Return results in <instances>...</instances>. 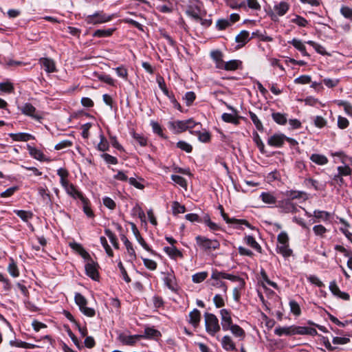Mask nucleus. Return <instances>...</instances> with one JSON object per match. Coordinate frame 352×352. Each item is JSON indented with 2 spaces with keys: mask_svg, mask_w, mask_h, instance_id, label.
<instances>
[{
  "mask_svg": "<svg viewBox=\"0 0 352 352\" xmlns=\"http://www.w3.org/2000/svg\"><path fill=\"white\" fill-rule=\"evenodd\" d=\"M94 76H96L100 80L106 82L108 85H114V80L109 75L98 74L94 73Z\"/></svg>",
  "mask_w": 352,
  "mask_h": 352,
  "instance_id": "49530a36",
  "label": "nucleus"
},
{
  "mask_svg": "<svg viewBox=\"0 0 352 352\" xmlns=\"http://www.w3.org/2000/svg\"><path fill=\"white\" fill-rule=\"evenodd\" d=\"M9 135L14 141L27 142L34 139L33 135L25 133H10Z\"/></svg>",
  "mask_w": 352,
  "mask_h": 352,
  "instance_id": "4be33fe9",
  "label": "nucleus"
},
{
  "mask_svg": "<svg viewBox=\"0 0 352 352\" xmlns=\"http://www.w3.org/2000/svg\"><path fill=\"white\" fill-rule=\"evenodd\" d=\"M262 201L267 204H275L276 202V197L270 192H264L261 195Z\"/></svg>",
  "mask_w": 352,
  "mask_h": 352,
  "instance_id": "72a5a7b5",
  "label": "nucleus"
},
{
  "mask_svg": "<svg viewBox=\"0 0 352 352\" xmlns=\"http://www.w3.org/2000/svg\"><path fill=\"white\" fill-rule=\"evenodd\" d=\"M222 347L226 351H234L236 349L235 344L229 336H225L221 340Z\"/></svg>",
  "mask_w": 352,
  "mask_h": 352,
  "instance_id": "b1692460",
  "label": "nucleus"
},
{
  "mask_svg": "<svg viewBox=\"0 0 352 352\" xmlns=\"http://www.w3.org/2000/svg\"><path fill=\"white\" fill-rule=\"evenodd\" d=\"M237 111H234V113H224L221 116V118L226 122L232 123L235 125H237L239 123V118L237 116Z\"/></svg>",
  "mask_w": 352,
  "mask_h": 352,
  "instance_id": "6ab92c4d",
  "label": "nucleus"
},
{
  "mask_svg": "<svg viewBox=\"0 0 352 352\" xmlns=\"http://www.w3.org/2000/svg\"><path fill=\"white\" fill-rule=\"evenodd\" d=\"M313 216L317 219L326 221L329 217V213L322 210H314Z\"/></svg>",
  "mask_w": 352,
  "mask_h": 352,
  "instance_id": "09e8293b",
  "label": "nucleus"
},
{
  "mask_svg": "<svg viewBox=\"0 0 352 352\" xmlns=\"http://www.w3.org/2000/svg\"><path fill=\"white\" fill-rule=\"evenodd\" d=\"M170 128L174 131L175 133H182L188 129L194 128L197 123H195L192 119L186 120H176L169 122Z\"/></svg>",
  "mask_w": 352,
  "mask_h": 352,
  "instance_id": "7ed1b4c3",
  "label": "nucleus"
},
{
  "mask_svg": "<svg viewBox=\"0 0 352 352\" xmlns=\"http://www.w3.org/2000/svg\"><path fill=\"white\" fill-rule=\"evenodd\" d=\"M105 234L108 236L114 248H118V243L116 236L109 229L105 230Z\"/></svg>",
  "mask_w": 352,
  "mask_h": 352,
  "instance_id": "603ef678",
  "label": "nucleus"
},
{
  "mask_svg": "<svg viewBox=\"0 0 352 352\" xmlns=\"http://www.w3.org/2000/svg\"><path fill=\"white\" fill-rule=\"evenodd\" d=\"M122 241L126 246L128 254L132 256L133 258H135V252L133 248L132 243L128 240V239L125 236H122L121 237Z\"/></svg>",
  "mask_w": 352,
  "mask_h": 352,
  "instance_id": "f704fd0d",
  "label": "nucleus"
},
{
  "mask_svg": "<svg viewBox=\"0 0 352 352\" xmlns=\"http://www.w3.org/2000/svg\"><path fill=\"white\" fill-rule=\"evenodd\" d=\"M314 232L316 235L323 237L327 232V229L322 225H316L313 228Z\"/></svg>",
  "mask_w": 352,
  "mask_h": 352,
  "instance_id": "5fc2aeb1",
  "label": "nucleus"
},
{
  "mask_svg": "<svg viewBox=\"0 0 352 352\" xmlns=\"http://www.w3.org/2000/svg\"><path fill=\"white\" fill-rule=\"evenodd\" d=\"M70 247L76 251L84 259H90L89 254L82 248V246L77 243H70Z\"/></svg>",
  "mask_w": 352,
  "mask_h": 352,
  "instance_id": "5701e85b",
  "label": "nucleus"
},
{
  "mask_svg": "<svg viewBox=\"0 0 352 352\" xmlns=\"http://www.w3.org/2000/svg\"><path fill=\"white\" fill-rule=\"evenodd\" d=\"M39 63L47 73H53L56 71L55 63L52 59L41 58L39 59Z\"/></svg>",
  "mask_w": 352,
  "mask_h": 352,
  "instance_id": "ddd939ff",
  "label": "nucleus"
},
{
  "mask_svg": "<svg viewBox=\"0 0 352 352\" xmlns=\"http://www.w3.org/2000/svg\"><path fill=\"white\" fill-rule=\"evenodd\" d=\"M213 302L217 308L222 307L225 305L223 296L221 294H216L214 296Z\"/></svg>",
  "mask_w": 352,
  "mask_h": 352,
  "instance_id": "6e6d98bb",
  "label": "nucleus"
},
{
  "mask_svg": "<svg viewBox=\"0 0 352 352\" xmlns=\"http://www.w3.org/2000/svg\"><path fill=\"white\" fill-rule=\"evenodd\" d=\"M21 112L26 116H30L35 120H41L43 118L42 116L36 108L30 103H25L21 108Z\"/></svg>",
  "mask_w": 352,
  "mask_h": 352,
  "instance_id": "0eeeda50",
  "label": "nucleus"
},
{
  "mask_svg": "<svg viewBox=\"0 0 352 352\" xmlns=\"http://www.w3.org/2000/svg\"><path fill=\"white\" fill-rule=\"evenodd\" d=\"M98 149L100 151H106L109 150V144L107 139L103 135H100V142L98 144Z\"/></svg>",
  "mask_w": 352,
  "mask_h": 352,
  "instance_id": "c03bdc74",
  "label": "nucleus"
},
{
  "mask_svg": "<svg viewBox=\"0 0 352 352\" xmlns=\"http://www.w3.org/2000/svg\"><path fill=\"white\" fill-rule=\"evenodd\" d=\"M171 179L174 182L179 184L181 187L186 188L187 186L186 180L182 176L173 175L171 176Z\"/></svg>",
  "mask_w": 352,
  "mask_h": 352,
  "instance_id": "8fccbe9b",
  "label": "nucleus"
},
{
  "mask_svg": "<svg viewBox=\"0 0 352 352\" xmlns=\"http://www.w3.org/2000/svg\"><path fill=\"white\" fill-rule=\"evenodd\" d=\"M87 263L85 265V271L87 276L93 280H97L98 278V272L97 270V263H96L91 258L87 259Z\"/></svg>",
  "mask_w": 352,
  "mask_h": 352,
  "instance_id": "1a4fd4ad",
  "label": "nucleus"
},
{
  "mask_svg": "<svg viewBox=\"0 0 352 352\" xmlns=\"http://www.w3.org/2000/svg\"><path fill=\"white\" fill-rule=\"evenodd\" d=\"M208 276L206 272H198L192 276V280L195 283H199L204 281Z\"/></svg>",
  "mask_w": 352,
  "mask_h": 352,
  "instance_id": "37998d69",
  "label": "nucleus"
},
{
  "mask_svg": "<svg viewBox=\"0 0 352 352\" xmlns=\"http://www.w3.org/2000/svg\"><path fill=\"white\" fill-rule=\"evenodd\" d=\"M28 149L29 151L30 155L33 157L34 159L39 161H45V156L43 152L34 147H32L30 145L28 146Z\"/></svg>",
  "mask_w": 352,
  "mask_h": 352,
  "instance_id": "393cba45",
  "label": "nucleus"
},
{
  "mask_svg": "<svg viewBox=\"0 0 352 352\" xmlns=\"http://www.w3.org/2000/svg\"><path fill=\"white\" fill-rule=\"evenodd\" d=\"M278 252L284 257H289L292 254V250L289 248V244H280L278 246Z\"/></svg>",
  "mask_w": 352,
  "mask_h": 352,
  "instance_id": "c9c22d12",
  "label": "nucleus"
},
{
  "mask_svg": "<svg viewBox=\"0 0 352 352\" xmlns=\"http://www.w3.org/2000/svg\"><path fill=\"white\" fill-rule=\"evenodd\" d=\"M254 10H260L261 5L257 0H247L245 1V6Z\"/></svg>",
  "mask_w": 352,
  "mask_h": 352,
  "instance_id": "13d9d810",
  "label": "nucleus"
},
{
  "mask_svg": "<svg viewBox=\"0 0 352 352\" xmlns=\"http://www.w3.org/2000/svg\"><path fill=\"white\" fill-rule=\"evenodd\" d=\"M223 278L221 274V271H218L216 269L212 270L210 278L208 280L210 285L215 288L221 289L224 293V296L226 297L228 291V286L226 283L223 281Z\"/></svg>",
  "mask_w": 352,
  "mask_h": 352,
  "instance_id": "20e7f679",
  "label": "nucleus"
},
{
  "mask_svg": "<svg viewBox=\"0 0 352 352\" xmlns=\"http://www.w3.org/2000/svg\"><path fill=\"white\" fill-rule=\"evenodd\" d=\"M0 90L6 93H11L14 91L13 85L11 82H0Z\"/></svg>",
  "mask_w": 352,
  "mask_h": 352,
  "instance_id": "4d7b16f0",
  "label": "nucleus"
},
{
  "mask_svg": "<svg viewBox=\"0 0 352 352\" xmlns=\"http://www.w3.org/2000/svg\"><path fill=\"white\" fill-rule=\"evenodd\" d=\"M111 20V16L96 12L87 16L85 21L88 24H98L108 22Z\"/></svg>",
  "mask_w": 352,
  "mask_h": 352,
  "instance_id": "423d86ee",
  "label": "nucleus"
},
{
  "mask_svg": "<svg viewBox=\"0 0 352 352\" xmlns=\"http://www.w3.org/2000/svg\"><path fill=\"white\" fill-rule=\"evenodd\" d=\"M317 333V331L314 328L296 327V334L316 336Z\"/></svg>",
  "mask_w": 352,
  "mask_h": 352,
  "instance_id": "cd10ccee",
  "label": "nucleus"
},
{
  "mask_svg": "<svg viewBox=\"0 0 352 352\" xmlns=\"http://www.w3.org/2000/svg\"><path fill=\"white\" fill-rule=\"evenodd\" d=\"M310 160L318 165H324L328 162L327 157L316 153L312 154L310 157Z\"/></svg>",
  "mask_w": 352,
  "mask_h": 352,
  "instance_id": "7c9ffc66",
  "label": "nucleus"
},
{
  "mask_svg": "<svg viewBox=\"0 0 352 352\" xmlns=\"http://www.w3.org/2000/svg\"><path fill=\"white\" fill-rule=\"evenodd\" d=\"M220 314L222 329L224 331H228L233 325L230 312L226 309H223L220 311Z\"/></svg>",
  "mask_w": 352,
  "mask_h": 352,
  "instance_id": "6e6552de",
  "label": "nucleus"
},
{
  "mask_svg": "<svg viewBox=\"0 0 352 352\" xmlns=\"http://www.w3.org/2000/svg\"><path fill=\"white\" fill-rule=\"evenodd\" d=\"M205 325L206 331L211 336H214L216 333L220 331V325L217 316L210 313L204 314Z\"/></svg>",
  "mask_w": 352,
  "mask_h": 352,
  "instance_id": "f03ea898",
  "label": "nucleus"
},
{
  "mask_svg": "<svg viewBox=\"0 0 352 352\" xmlns=\"http://www.w3.org/2000/svg\"><path fill=\"white\" fill-rule=\"evenodd\" d=\"M249 114H250V119L252 120V122L255 125L256 129L260 131H263V124H262L261 121L258 119L257 116L252 111H250Z\"/></svg>",
  "mask_w": 352,
  "mask_h": 352,
  "instance_id": "58836bf2",
  "label": "nucleus"
},
{
  "mask_svg": "<svg viewBox=\"0 0 352 352\" xmlns=\"http://www.w3.org/2000/svg\"><path fill=\"white\" fill-rule=\"evenodd\" d=\"M177 146L187 153H190L192 150V146L184 141H179Z\"/></svg>",
  "mask_w": 352,
  "mask_h": 352,
  "instance_id": "052dcab7",
  "label": "nucleus"
},
{
  "mask_svg": "<svg viewBox=\"0 0 352 352\" xmlns=\"http://www.w3.org/2000/svg\"><path fill=\"white\" fill-rule=\"evenodd\" d=\"M291 21L300 27H305L308 23V21L305 18L298 15L292 19Z\"/></svg>",
  "mask_w": 352,
  "mask_h": 352,
  "instance_id": "bf43d9fd",
  "label": "nucleus"
},
{
  "mask_svg": "<svg viewBox=\"0 0 352 352\" xmlns=\"http://www.w3.org/2000/svg\"><path fill=\"white\" fill-rule=\"evenodd\" d=\"M219 208L221 210V216L223 218V219L226 221L227 223H238V224L245 225V226H247L248 228H249L252 230L254 229V227L252 226L251 224H250L249 222L245 219H236L229 218L228 215L223 212L222 206H220Z\"/></svg>",
  "mask_w": 352,
  "mask_h": 352,
  "instance_id": "9b49d317",
  "label": "nucleus"
},
{
  "mask_svg": "<svg viewBox=\"0 0 352 352\" xmlns=\"http://www.w3.org/2000/svg\"><path fill=\"white\" fill-rule=\"evenodd\" d=\"M173 213L174 214H177L179 213H184L186 211L185 206L181 205L177 201H174L172 205Z\"/></svg>",
  "mask_w": 352,
  "mask_h": 352,
  "instance_id": "de8ad7c7",
  "label": "nucleus"
},
{
  "mask_svg": "<svg viewBox=\"0 0 352 352\" xmlns=\"http://www.w3.org/2000/svg\"><path fill=\"white\" fill-rule=\"evenodd\" d=\"M242 62L239 60H231L226 62L225 70L226 71H235L241 67Z\"/></svg>",
  "mask_w": 352,
  "mask_h": 352,
  "instance_id": "c756f323",
  "label": "nucleus"
},
{
  "mask_svg": "<svg viewBox=\"0 0 352 352\" xmlns=\"http://www.w3.org/2000/svg\"><path fill=\"white\" fill-rule=\"evenodd\" d=\"M228 330L236 337H239L242 339L245 337L244 330L238 324H233Z\"/></svg>",
  "mask_w": 352,
  "mask_h": 352,
  "instance_id": "e433bc0d",
  "label": "nucleus"
},
{
  "mask_svg": "<svg viewBox=\"0 0 352 352\" xmlns=\"http://www.w3.org/2000/svg\"><path fill=\"white\" fill-rule=\"evenodd\" d=\"M338 173L342 176H347L351 174L352 170L348 166H338Z\"/></svg>",
  "mask_w": 352,
  "mask_h": 352,
  "instance_id": "338daca9",
  "label": "nucleus"
},
{
  "mask_svg": "<svg viewBox=\"0 0 352 352\" xmlns=\"http://www.w3.org/2000/svg\"><path fill=\"white\" fill-rule=\"evenodd\" d=\"M289 6L285 1H281L274 6V11L279 15L283 16L289 10Z\"/></svg>",
  "mask_w": 352,
  "mask_h": 352,
  "instance_id": "c85d7f7f",
  "label": "nucleus"
},
{
  "mask_svg": "<svg viewBox=\"0 0 352 352\" xmlns=\"http://www.w3.org/2000/svg\"><path fill=\"white\" fill-rule=\"evenodd\" d=\"M340 82L339 79H331V78H324L323 80V83L329 88H333L336 87Z\"/></svg>",
  "mask_w": 352,
  "mask_h": 352,
  "instance_id": "69168bd1",
  "label": "nucleus"
},
{
  "mask_svg": "<svg viewBox=\"0 0 352 352\" xmlns=\"http://www.w3.org/2000/svg\"><path fill=\"white\" fill-rule=\"evenodd\" d=\"M274 333L276 335L278 336H281L283 335L286 336H291V335H295L296 334V327L295 326H291V327H276L274 329Z\"/></svg>",
  "mask_w": 352,
  "mask_h": 352,
  "instance_id": "f3484780",
  "label": "nucleus"
},
{
  "mask_svg": "<svg viewBox=\"0 0 352 352\" xmlns=\"http://www.w3.org/2000/svg\"><path fill=\"white\" fill-rule=\"evenodd\" d=\"M250 39L249 32L246 30L241 31L235 38V41L238 43V48L244 46Z\"/></svg>",
  "mask_w": 352,
  "mask_h": 352,
  "instance_id": "dca6fc26",
  "label": "nucleus"
},
{
  "mask_svg": "<svg viewBox=\"0 0 352 352\" xmlns=\"http://www.w3.org/2000/svg\"><path fill=\"white\" fill-rule=\"evenodd\" d=\"M289 307L291 311L296 316H299L301 313V310L300 306L297 302L295 300L289 301Z\"/></svg>",
  "mask_w": 352,
  "mask_h": 352,
  "instance_id": "3c124183",
  "label": "nucleus"
},
{
  "mask_svg": "<svg viewBox=\"0 0 352 352\" xmlns=\"http://www.w3.org/2000/svg\"><path fill=\"white\" fill-rule=\"evenodd\" d=\"M100 240V243L102 245V246L104 247L107 254L109 256H113V251H112L111 247L109 245L106 238L104 236H101Z\"/></svg>",
  "mask_w": 352,
  "mask_h": 352,
  "instance_id": "e2e57ef3",
  "label": "nucleus"
},
{
  "mask_svg": "<svg viewBox=\"0 0 352 352\" xmlns=\"http://www.w3.org/2000/svg\"><path fill=\"white\" fill-rule=\"evenodd\" d=\"M164 252L172 258H182L183 254L174 245L171 247H164Z\"/></svg>",
  "mask_w": 352,
  "mask_h": 352,
  "instance_id": "aec40b11",
  "label": "nucleus"
},
{
  "mask_svg": "<svg viewBox=\"0 0 352 352\" xmlns=\"http://www.w3.org/2000/svg\"><path fill=\"white\" fill-rule=\"evenodd\" d=\"M145 267L150 270H155L157 268V263L149 258H143Z\"/></svg>",
  "mask_w": 352,
  "mask_h": 352,
  "instance_id": "0e129e2a",
  "label": "nucleus"
},
{
  "mask_svg": "<svg viewBox=\"0 0 352 352\" xmlns=\"http://www.w3.org/2000/svg\"><path fill=\"white\" fill-rule=\"evenodd\" d=\"M164 276V284L171 290L176 288L175 277L173 272L162 273Z\"/></svg>",
  "mask_w": 352,
  "mask_h": 352,
  "instance_id": "a211bd4d",
  "label": "nucleus"
},
{
  "mask_svg": "<svg viewBox=\"0 0 352 352\" xmlns=\"http://www.w3.org/2000/svg\"><path fill=\"white\" fill-rule=\"evenodd\" d=\"M101 157L107 163L110 164H117L118 160L116 157L108 154L103 153L101 155Z\"/></svg>",
  "mask_w": 352,
  "mask_h": 352,
  "instance_id": "680f3d73",
  "label": "nucleus"
},
{
  "mask_svg": "<svg viewBox=\"0 0 352 352\" xmlns=\"http://www.w3.org/2000/svg\"><path fill=\"white\" fill-rule=\"evenodd\" d=\"M286 136L283 134H274L269 138L267 143L269 145L275 147H280L283 145Z\"/></svg>",
  "mask_w": 352,
  "mask_h": 352,
  "instance_id": "f8f14e48",
  "label": "nucleus"
},
{
  "mask_svg": "<svg viewBox=\"0 0 352 352\" xmlns=\"http://www.w3.org/2000/svg\"><path fill=\"white\" fill-rule=\"evenodd\" d=\"M67 193L71 197L76 199H79L82 202L85 201V197L82 195V194L78 191L76 187L72 184L67 189L65 190Z\"/></svg>",
  "mask_w": 352,
  "mask_h": 352,
  "instance_id": "412c9836",
  "label": "nucleus"
},
{
  "mask_svg": "<svg viewBox=\"0 0 352 352\" xmlns=\"http://www.w3.org/2000/svg\"><path fill=\"white\" fill-rule=\"evenodd\" d=\"M189 317V322L194 327H197L201 319V313L198 309H194L191 312H190Z\"/></svg>",
  "mask_w": 352,
  "mask_h": 352,
  "instance_id": "a878e982",
  "label": "nucleus"
},
{
  "mask_svg": "<svg viewBox=\"0 0 352 352\" xmlns=\"http://www.w3.org/2000/svg\"><path fill=\"white\" fill-rule=\"evenodd\" d=\"M144 336L142 335H133V336H128L125 333H120L118 339L120 342H121L123 344L126 345H134L138 340L141 338H144Z\"/></svg>",
  "mask_w": 352,
  "mask_h": 352,
  "instance_id": "9d476101",
  "label": "nucleus"
},
{
  "mask_svg": "<svg viewBox=\"0 0 352 352\" xmlns=\"http://www.w3.org/2000/svg\"><path fill=\"white\" fill-rule=\"evenodd\" d=\"M304 184L306 186L312 187L316 190H320L322 188L319 182L317 180H315L312 178L305 179L304 181Z\"/></svg>",
  "mask_w": 352,
  "mask_h": 352,
  "instance_id": "79ce46f5",
  "label": "nucleus"
},
{
  "mask_svg": "<svg viewBox=\"0 0 352 352\" xmlns=\"http://www.w3.org/2000/svg\"><path fill=\"white\" fill-rule=\"evenodd\" d=\"M113 30V29L97 30L94 32L93 36L99 38L107 37L112 34Z\"/></svg>",
  "mask_w": 352,
  "mask_h": 352,
  "instance_id": "a19ab883",
  "label": "nucleus"
},
{
  "mask_svg": "<svg viewBox=\"0 0 352 352\" xmlns=\"http://www.w3.org/2000/svg\"><path fill=\"white\" fill-rule=\"evenodd\" d=\"M272 117L275 122L278 124L284 125L287 121V114L281 113H273Z\"/></svg>",
  "mask_w": 352,
  "mask_h": 352,
  "instance_id": "2f4dec72",
  "label": "nucleus"
},
{
  "mask_svg": "<svg viewBox=\"0 0 352 352\" xmlns=\"http://www.w3.org/2000/svg\"><path fill=\"white\" fill-rule=\"evenodd\" d=\"M8 270L10 274L13 277H18L19 275L17 265L12 258L10 259V263L8 267Z\"/></svg>",
  "mask_w": 352,
  "mask_h": 352,
  "instance_id": "ea45409f",
  "label": "nucleus"
},
{
  "mask_svg": "<svg viewBox=\"0 0 352 352\" xmlns=\"http://www.w3.org/2000/svg\"><path fill=\"white\" fill-rule=\"evenodd\" d=\"M329 289L333 295L343 300H348L349 299V294L346 292H341L336 281H332L330 283Z\"/></svg>",
  "mask_w": 352,
  "mask_h": 352,
  "instance_id": "2eb2a0df",
  "label": "nucleus"
},
{
  "mask_svg": "<svg viewBox=\"0 0 352 352\" xmlns=\"http://www.w3.org/2000/svg\"><path fill=\"white\" fill-rule=\"evenodd\" d=\"M14 212L24 221H28L32 217V213L30 211L14 210Z\"/></svg>",
  "mask_w": 352,
  "mask_h": 352,
  "instance_id": "a18cd8bd",
  "label": "nucleus"
},
{
  "mask_svg": "<svg viewBox=\"0 0 352 352\" xmlns=\"http://www.w3.org/2000/svg\"><path fill=\"white\" fill-rule=\"evenodd\" d=\"M289 43L292 44V45L300 51L303 56H309L305 44L300 40L294 38L291 41H289Z\"/></svg>",
  "mask_w": 352,
  "mask_h": 352,
  "instance_id": "bb28decb",
  "label": "nucleus"
},
{
  "mask_svg": "<svg viewBox=\"0 0 352 352\" xmlns=\"http://www.w3.org/2000/svg\"><path fill=\"white\" fill-rule=\"evenodd\" d=\"M245 241L246 243L251 246L252 248L255 249L256 250L261 252V248L260 245L256 241L254 238L252 236H247L245 237Z\"/></svg>",
  "mask_w": 352,
  "mask_h": 352,
  "instance_id": "4c0bfd02",
  "label": "nucleus"
},
{
  "mask_svg": "<svg viewBox=\"0 0 352 352\" xmlns=\"http://www.w3.org/2000/svg\"><path fill=\"white\" fill-rule=\"evenodd\" d=\"M277 206L280 208L285 213L295 212L296 211V206L288 199L278 201Z\"/></svg>",
  "mask_w": 352,
  "mask_h": 352,
  "instance_id": "4468645a",
  "label": "nucleus"
},
{
  "mask_svg": "<svg viewBox=\"0 0 352 352\" xmlns=\"http://www.w3.org/2000/svg\"><path fill=\"white\" fill-rule=\"evenodd\" d=\"M195 240L199 249L206 252H211L220 248V243L216 239H210L199 235L196 236Z\"/></svg>",
  "mask_w": 352,
  "mask_h": 352,
  "instance_id": "f257e3e1",
  "label": "nucleus"
},
{
  "mask_svg": "<svg viewBox=\"0 0 352 352\" xmlns=\"http://www.w3.org/2000/svg\"><path fill=\"white\" fill-rule=\"evenodd\" d=\"M227 6L232 9L245 8V1L243 0H223Z\"/></svg>",
  "mask_w": 352,
  "mask_h": 352,
  "instance_id": "473e14b6",
  "label": "nucleus"
},
{
  "mask_svg": "<svg viewBox=\"0 0 352 352\" xmlns=\"http://www.w3.org/2000/svg\"><path fill=\"white\" fill-rule=\"evenodd\" d=\"M340 12L345 18L352 20V8L347 6H343L340 9Z\"/></svg>",
  "mask_w": 352,
  "mask_h": 352,
  "instance_id": "774afa93",
  "label": "nucleus"
},
{
  "mask_svg": "<svg viewBox=\"0 0 352 352\" xmlns=\"http://www.w3.org/2000/svg\"><path fill=\"white\" fill-rule=\"evenodd\" d=\"M221 274L223 279H228V280H230L233 282L241 281L242 283V284L244 283L243 281L242 280V279L237 276L230 274H227L224 272H221Z\"/></svg>",
  "mask_w": 352,
  "mask_h": 352,
  "instance_id": "864d4df0",
  "label": "nucleus"
},
{
  "mask_svg": "<svg viewBox=\"0 0 352 352\" xmlns=\"http://www.w3.org/2000/svg\"><path fill=\"white\" fill-rule=\"evenodd\" d=\"M75 302L78 305L80 310L88 317H93L95 315V310L93 308L87 307V300L80 293L75 295Z\"/></svg>",
  "mask_w": 352,
  "mask_h": 352,
  "instance_id": "39448f33",
  "label": "nucleus"
}]
</instances>
